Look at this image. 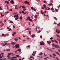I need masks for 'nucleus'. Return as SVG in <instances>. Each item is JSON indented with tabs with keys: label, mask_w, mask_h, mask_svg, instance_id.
Wrapping results in <instances>:
<instances>
[{
	"label": "nucleus",
	"mask_w": 60,
	"mask_h": 60,
	"mask_svg": "<svg viewBox=\"0 0 60 60\" xmlns=\"http://www.w3.org/2000/svg\"><path fill=\"white\" fill-rule=\"evenodd\" d=\"M44 56H47V55H46V54H45V53H44Z\"/></svg>",
	"instance_id": "28"
},
{
	"label": "nucleus",
	"mask_w": 60,
	"mask_h": 60,
	"mask_svg": "<svg viewBox=\"0 0 60 60\" xmlns=\"http://www.w3.org/2000/svg\"><path fill=\"white\" fill-rule=\"evenodd\" d=\"M10 50H11L10 49H7L6 50V51H10Z\"/></svg>",
	"instance_id": "12"
},
{
	"label": "nucleus",
	"mask_w": 60,
	"mask_h": 60,
	"mask_svg": "<svg viewBox=\"0 0 60 60\" xmlns=\"http://www.w3.org/2000/svg\"><path fill=\"white\" fill-rule=\"evenodd\" d=\"M10 3H11V4H14V2L13 1V0H11L10 1Z\"/></svg>",
	"instance_id": "5"
},
{
	"label": "nucleus",
	"mask_w": 60,
	"mask_h": 60,
	"mask_svg": "<svg viewBox=\"0 0 60 60\" xmlns=\"http://www.w3.org/2000/svg\"><path fill=\"white\" fill-rule=\"evenodd\" d=\"M17 58L16 57H14L11 58L12 59H14V58Z\"/></svg>",
	"instance_id": "10"
},
{
	"label": "nucleus",
	"mask_w": 60,
	"mask_h": 60,
	"mask_svg": "<svg viewBox=\"0 0 60 60\" xmlns=\"http://www.w3.org/2000/svg\"><path fill=\"white\" fill-rule=\"evenodd\" d=\"M15 41H18V39L17 38H15Z\"/></svg>",
	"instance_id": "16"
},
{
	"label": "nucleus",
	"mask_w": 60,
	"mask_h": 60,
	"mask_svg": "<svg viewBox=\"0 0 60 60\" xmlns=\"http://www.w3.org/2000/svg\"><path fill=\"white\" fill-rule=\"evenodd\" d=\"M10 22L12 24H13V22H12V21H10Z\"/></svg>",
	"instance_id": "40"
},
{
	"label": "nucleus",
	"mask_w": 60,
	"mask_h": 60,
	"mask_svg": "<svg viewBox=\"0 0 60 60\" xmlns=\"http://www.w3.org/2000/svg\"><path fill=\"white\" fill-rule=\"evenodd\" d=\"M52 55L54 56H56V55L54 54H52Z\"/></svg>",
	"instance_id": "46"
},
{
	"label": "nucleus",
	"mask_w": 60,
	"mask_h": 60,
	"mask_svg": "<svg viewBox=\"0 0 60 60\" xmlns=\"http://www.w3.org/2000/svg\"><path fill=\"white\" fill-rule=\"evenodd\" d=\"M41 14H44V12H41Z\"/></svg>",
	"instance_id": "49"
},
{
	"label": "nucleus",
	"mask_w": 60,
	"mask_h": 60,
	"mask_svg": "<svg viewBox=\"0 0 60 60\" xmlns=\"http://www.w3.org/2000/svg\"><path fill=\"white\" fill-rule=\"evenodd\" d=\"M16 56V57H19V55H17Z\"/></svg>",
	"instance_id": "30"
},
{
	"label": "nucleus",
	"mask_w": 60,
	"mask_h": 60,
	"mask_svg": "<svg viewBox=\"0 0 60 60\" xmlns=\"http://www.w3.org/2000/svg\"><path fill=\"white\" fill-rule=\"evenodd\" d=\"M44 59L45 60H47V58H44Z\"/></svg>",
	"instance_id": "45"
},
{
	"label": "nucleus",
	"mask_w": 60,
	"mask_h": 60,
	"mask_svg": "<svg viewBox=\"0 0 60 60\" xmlns=\"http://www.w3.org/2000/svg\"><path fill=\"white\" fill-rule=\"evenodd\" d=\"M9 3V2H8L7 3V4H8Z\"/></svg>",
	"instance_id": "56"
},
{
	"label": "nucleus",
	"mask_w": 60,
	"mask_h": 60,
	"mask_svg": "<svg viewBox=\"0 0 60 60\" xmlns=\"http://www.w3.org/2000/svg\"><path fill=\"white\" fill-rule=\"evenodd\" d=\"M9 11H12V9H10L9 10Z\"/></svg>",
	"instance_id": "52"
},
{
	"label": "nucleus",
	"mask_w": 60,
	"mask_h": 60,
	"mask_svg": "<svg viewBox=\"0 0 60 60\" xmlns=\"http://www.w3.org/2000/svg\"><path fill=\"white\" fill-rule=\"evenodd\" d=\"M56 33H58V34H60V32H59V31H58V30H57V29H56Z\"/></svg>",
	"instance_id": "9"
},
{
	"label": "nucleus",
	"mask_w": 60,
	"mask_h": 60,
	"mask_svg": "<svg viewBox=\"0 0 60 60\" xmlns=\"http://www.w3.org/2000/svg\"><path fill=\"white\" fill-rule=\"evenodd\" d=\"M16 15V17H19V15Z\"/></svg>",
	"instance_id": "51"
},
{
	"label": "nucleus",
	"mask_w": 60,
	"mask_h": 60,
	"mask_svg": "<svg viewBox=\"0 0 60 60\" xmlns=\"http://www.w3.org/2000/svg\"><path fill=\"white\" fill-rule=\"evenodd\" d=\"M32 55H33V56H35V54H34V53H33L32 54Z\"/></svg>",
	"instance_id": "53"
},
{
	"label": "nucleus",
	"mask_w": 60,
	"mask_h": 60,
	"mask_svg": "<svg viewBox=\"0 0 60 60\" xmlns=\"http://www.w3.org/2000/svg\"><path fill=\"white\" fill-rule=\"evenodd\" d=\"M60 4L57 7H58V9H59V8H60Z\"/></svg>",
	"instance_id": "26"
},
{
	"label": "nucleus",
	"mask_w": 60,
	"mask_h": 60,
	"mask_svg": "<svg viewBox=\"0 0 60 60\" xmlns=\"http://www.w3.org/2000/svg\"><path fill=\"white\" fill-rule=\"evenodd\" d=\"M9 13L8 12H6V13Z\"/></svg>",
	"instance_id": "63"
},
{
	"label": "nucleus",
	"mask_w": 60,
	"mask_h": 60,
	"mask_svg": "<svg viewBox=\"0 0 60 60\" xmlns=\"http://www.w3.org/2000/svg\"><path fill=\"white\" fill-rule=\"evenodd\" d=\"M32 37L34 38L35 37V35L34 34L32 35H31Z\"/></svg>",
	"instance_id": "6"
},
{
	"label": "nucleus",
	"mask_w": 60,
	"mask_h": 60,
	"mask_svg": "<svg viewBox=\"0 0 60 60\" xmlns=\"http://www.w3.org/2000/svg\"><path fill=\"white\" fill-rule=\"evenodd\" d=\"M46 12H47V11H44V12H45V13H46Z\"/></svg>",
	"instance_id": "61"
},
{
	"label": "nucleus",
	"mask_w": 60,
	"mask_h": 60,
	"mask_svg": "<svg viewBox=\"0 0 60 60\" xmlns=\"http://www.w3.org/2000/svg\"><path fill=\"white\" fill-rule=\"evenodd\" d=\"M52 46H53V47H55L56 48V49H57V48H58V47H57V45H56L52 44Z\"/></svg>",
	"instance_id": "1"
},
{
	"label": "nucleus",
	"mask_w": 60,
	"mask_h": 60,
	"mask_svg": "<svg viewBox=\"0 0 60 60\" xmlns=\"http://www.w3.org/2000/svg\"><path fill=\"white\" fill-rule=\"evenodd\" d=\"M6 35H7V34H5L4 35V37H6Z\"/></svg>",
	"instance_id": "23"
},
{
	"label": "nucleus",
	"mask_w": 60,
	"mask_h": 60,
	"mask_svg": "<svg viewBox=\"0 0 60 60\" xmlns=\"http://www.w3.org/2000/svg\"><path fill=\"white\" fill-rule=\"evenodd\" d=\"M54 42H55L56 43H57V44H58V42L56 40H54Z\"/></svg>",
	"instance_id": "7"
},
{
	"label": "nucleus",
	"mask_w": 60,
	"mask_h": 60,
	"mask_svg": "<svg viewBox=\"0 0 60 60\" xmlns=\"http://www.w3.org/2000/svg\"><path fill=\"white\" fill-rule=\"evenodd\" d=\"M4 60H7V59H6V58H4Z\"/></svg>",
	"instance_id": "59"
},
{
	"label": "nucleus",
	"mask_w": 60,
	"mask_h": 60,
	"mask_svg": "<svg viewBox=\"0 0 60 60\" xmlns=\"http://www.w3.org/2000/svg\"><path fill=\"white\" fill-rule=\"evenodd\" d=\"M47 43H48V44L50 45V42H49L48 41H47Z\"/></svg>",
	"instance_id": "14"
},
{
	"label": "nucleus",
	"mask_w": 60,
	"mask_h": 60,
	"mask_svg": "<svg viewBox=\"0 0 60 60\" xmlns=\"http://www.w3.org/2000/svg\"><path fill=\"white\" fill-rule=\"evenodd\" d=\"M51 9L52 10V11H54V9L53 8V7H52Z\"/></svg>",
	"instance_id": "27"
},
{
	"label": "nucleus",
	"mask_w": 60,
	"mask_h": 60,
	"mask_svg": "<svg viewBox=\"0 0 60 60\" xmlns=\"http://www.w3.org/2000/svg\"><path fill=\"white\" fill-rule=\"evenodd\" d=\"M25 4H27V2L26 1H25L24 2Z\"/></svg>",
	"instance_id": "38"
},
{
	"label": "nucleus",
	"mask_w": 60,
	"mask_h": 60,
	"mask_svg": "<svg viewBox=\"0 0 60 60\" xmlns=\"http://www.w3.org/2000/svg\"><path fill=\"white\" fill-rule=\"evenodd\" d=\"M19 44H17L16 45L15 47L16 48H19Z\"/></svg>",
	"instance_id": "2"
},
{
	"label": "nucleus",
	"mask_w": 60,
	"mask_h": 60,
	"mask_svg": "<svg viewBox=\"0 0 60 60\" xmlns=\"http://www.w3.org/2000/svg\"><path fill=\"white\" fill-rule=\"evenodd\" d=\"M55 10H56V12H58V10H57L56 9H55Z\"/></svg>",
	"instance_id": "24"
},
{
	"label": "nucleus",
	"mask_w": 60,
	"mask_h": 60,
	"mask_svg": "<svg viewBox=\"0 0 60 60\" xmlns=\"http://www.w3.org/2000/svg\"><path fill=\"white\" fill-rule=\"evenodd\" d=\"M49 56L51 57H53V56L52 55H50Z\"/></svg>",
	"instance_id": "42"
},
{
	"label": "nucleus",
	"mask_w": 60,
	"mask_h": 60,
	"mask_svg": "<svg viewBox=\"0 0 60 60\" xmlns=\"http://www.w3.org/2000/svg\"><path fill=\"white\" fill-rule=\"evenodd\" d=\"M41 55H42V53L41 52L40 53V54H39V55H40V56H41Z\"/></svg>",
	"instance_id": "35"
},
{
	"label": "nucleus",
	"mask_w": 60,
	"mask_h": 60,
	"mask_svg": "<svg viewBox=\"0 0 60 60\" xmlns=\"http://www.w3.org/2000/svg\"><path fill=\"white\" fill-rule=\"evenodd\" d=\"M55 52L56 54H57V55L60 56V54L59 53L56 52Z\"/></svg>",
	"instance_id": "8"
},
{
	"label": "nucleus",
	"mask_w": 60,
	"mask_h": 60,
	"mask_svg": "<svg viewBox=\"0 0 60 60\" xmlns=\"http://www.w3.org/2000/svg\"><path fill=\"white\" fill-rule=\"evenodd\" d=\"M0 24H1V23H2V21H0Z\"/></svg>",
	"instance_id": "62"
},
{
	"label": "nucleus",
	"mask_w": 60,
	"mask_h": 60,
	"mask_svg": "<svg viewBox=\"0 0 60 60\" xmlns=\"http://www.w3.org/2000/svg\"><path fill=\"white\" fill-rule=\"evenodd\" d=\"M31 9L32 10H34V8H33V7H31Z\"/></svg>",
	"instance_id": "43"
},
{
	"label": "nucleus",
	"mask_w": 60,
	"mask_h": 60,
	"mask_svg": "<svg viewBox=\"0 0 60 60\" xmlns=\"http://www.w3.org/2000/svg\"><path fill=\"white\" fill-rule=\"evenodd\" d=\"M56 59H57V60H59L58 59V58H57V57H56Z\"/></svg>",
	"instance_id": "64"
},
{
	"label": "nucleus",
	"mask_w": 60,
	"mask_h": 60,
	"mask_svg": "<svg viewBox=\"0 0 60 60\" xmlns=\"http://www.w3.org/2000/svg\"><path fill=\"white\" fill-rule=\"evenodd\" d=\"M29 3L28 2H27V4L28 5H30V4H29Z\"/></svg>",
	"instance_id": "33"
},
{
	"label": "nucleus",
	"mask_w": 60,
	"mask_h": 60,
	"mask_svg": "<svg viewBox=\"0 0 60 60\" xmlns=\"http://www.w3.org/2000/svg\"><path fill=\"white\" fill-rule=\"evenodd\" d=\"M56 36H57V37H59V36L58 35H57Z\"/></svg>",
	"instance_id": "54"
},
{
	"label": "nucleus",
	"mask_w": 60,
	"mask_h": 60,
	"mask_svg": "<svg viewBox=\"0 0 60 60\" xmlns=\"http://www.w3.org/2000/svg\"><path fill=\"white\" fill-rule=\"evenodd\" d=\"M44 42H40V45H44Z\"/></svg>",
	"instance_id": "4"
},
{
	"label": "nucleus",
	"mask_w": 60,
	"mask_h": 60,
	"mask_svg": "<svg viewBox=\"0 0 60 60\" xmlns=\"http://www.w3.org/2000/svg\"><path fill=\"white\" fill-rule=\"evenodd\" d=\"M29 29H30V28H28L27 29H25V30H29Z\"/></svg>",
	"instance_id": "22"
},
{
	"label": "nucleus",
	"mask_w": 60,
	"mask_h": 60,
	"mask_svg": "<svg viewBox=\"0 0 60 60\" xmlns=\"http://www.w3.org/2000/svg\"><path fill=\"white\" fill-rule=\"evenodd\" d=\"M27 48H30V45H29L28 46H27Z\"/></svg>",
	"instance_id": "32"
},
{
	"label": "nucleus",
	"mask_w": 60,
	"mask_h": 60,
	"mask_svg": "<svg viewBox=\"0 0 60 60\" xmlns=\"http://www.w3.org/2000/svg\"><path fill=\"white\" fill-rule=\"evenodd\" d=\"M54 19H56V20H57V18L55 17H54Z\"/></svg>",
	"instance_id": "37"
},
{
	"label": "nucleus",
	"mask_w": 60,
	"mask_h": 60,
	"mask_svg": "<svg viewBox=\"0 0 60 60\" xmlns=\"http://www.w3.org/2000/svg\"><path fill=\"white\" fill-rule=\"evenodd\" d=\"M4 33H3L2 34V36H4Z\"/></svg>",
	"instance_id": "48"
},
{
	"label": "nucleus",
	"mask_w": 60,
	"mask_h": 60,
	"mask_svg": "<svg viewBox=\"0 0 60 60\" xmlns=\"http://www.w3.org/2000/svg\"><path fill=\"white\" fill-rule=\"evenodd\" d=\"M17 51H18L19 52H20L21 51V49H19L17 50Z\"/></svg>",
	"instance_id": "18"
},
{
	"label": "nucleus",
	"mask_w": 60,
	"mask_h": 60,
	"mask_svg": "<svg viewBox=\"0 0 60 60\" xmlns=\"http://www.w3.org/2000/svg\"><path fill=\"white\" fill-rule=\"evenodd\" d=\"M30 58H33V59H34V58H33V56H30Z\"/></svg>",
	"instance_id": "29"
},
{
	"label": "nucleus",
	"mask_w": 60,
	"mask_h": 60,
	"mask_svg": "<svg viewBox=\"0 0 60 60\" xmlns=\"http://www.w3.org/2000/svg\"><path fill=\"white\" fill-rule=\"evenodd\" d=\"M29 21H31V22H33V20H32V19H29Z\"/></svg>",
	"instance_id": "17"
},
{
	"label": "nucleus",
	"mask_w": 60,
	"mask_h": 60,
	"mask_svg": "<svg viewBox=\"0 0 60 60\" xmlns=\"http://www.w3.org/2000/svg\"><path fill=\"white\" fill-rule=\"evenodd\" d=\"M19 19L18 17H17L15 19V20H17V19Z\"/></svg>",
	"instance_id": "36"
},
{
	"label": "nucleus",
	"mask_w": 60,
	"mask_h": 60,
	"mask_svg": "<svg viewBox=\"0 0 60 60\" xmlns=\"http://www.w3.org/2000/svg\"><path fill=\"white\" fill-rule=\"evenodd\" d=\"M21 7H22V8H26V7L23 6H22Z\"/></svg>",
	"instance_id": "25"
},
{
	"label": "nucleus",
	"mask_w": 60,
	"mask_h": 60,
	"mask_svg": "<svg viewBox=\"0 0 60 60\" xmlns=\"http://www.w3.org/2000/svg\"><path fill=\"white\" fill-rule=\"evenodd\" d=\"M47 49L48 50H49L50 51H51L52 52H54V51L52 50L51 49H49V48H47Z\"/></svg>",
	"instance_id": "3"
},
{
	"label": "nucleus",
	"mask_w": 60,
	"mask_h": 60,
	"mask_svg": "<svg viewBox=\"0 0 60 60\" xmlns=\"http://www.w3.org/2000/svg\"><path fill=\"white\" fill-rule=\"evenodd\" d=\"M14 34H16V33L15 32L13 33V34L12 35L13 36H14Z\"/></svg>",
	"instance_id": "19"
},
{
	"label": "nucleus",
	"mask_w": 60,
	"mask_h": 60,
	"mask_svg": "<svg viewBox=\"0 0 60 60\" xmlns=\"http://www.w3.org/2000/svg\"><path fill=\"white\" fill-rule=\"evenodd\" d=\"M35 17L36 19H37V15H35Z\"/></svg>",
	"instance_id": "34"
},
{
	"label": "nucleus",
	"mask_w": 60,
	"mask_h": 60,
	"mask_svg": "<svg viewBox=\"0 0 60 60\" xmlns=\"http://www.w3.org/2000/svg\"><path fill=\"white\" fill-rule=\"evenodd\" d=\"M29 34H31V31H30L29 32Z\"/></svg>",
	"instance_id": "31"
},
{
	"label": "nucleus",
	"mask_w": 60,
	"mask_h": 60,
	"mask_svg": "<svg viewBox=\"0 0 60 60\" xmlns=\"http://www.w3.org/2000/svg\"><path fill=\"white\" fill-rule=\"evenodd\" d=\"M11 44H16V43H14V42H12L11 43Z\"/></svg>",
	"instance_id": "15"
},
{
	"label": "nucleus",
	"mask_w": 60,
	"mask_h": 60,
	"mask_svg": "<svg viewBox=\"0 0 60 60\" xmlns=\"http://www.w3.org/2000/svg\"><path fill=\"white\" fill-rule=\"evenodd\" d=\"M22 18H23V17H22V16H21L20 17V19H22Z\"/></svg>",
	"instance_id": "41"
},
{
	"label": "nucleus",
	"mask_w": 60,
	"mask_h": 60,
	"mask_svg": "<svg viewBox=\"0 0 60 60\" xmlns=\"http://www.w3.org/2000/svg\"><path fill=\"white\" fill-rule=\"evenodd\" d=\"M4 53H1V55H4Z\"/></svg>",
	"instance_id": "60"
},
{
	"label": "nucleus",
	"mask_w": 60,
	"mask_h": 60,
	"mask_svg": "<svg viewBox=\"0 0 60 60\" xmlns=\"http://www.w3.org/2000/svg\"><path fill=\"white\" fill-rule=\"evenodd\" d=\"M0 10H2V8H1V7H0Z\"/></svg>",
	"instance_id": "58"
},
{
	"label": "nucleus",
	"mask_w": 60,
	"mask_h": 60,
	"mask_svg": "<svg viewBox=\"0 0 60 60\" xmlns=\"http://www.w3.org/2000/svg\"><path fill=\"white\" fill-rule=\"evenodd\" d=\"M13 54V53H8V55H11Z\"/></svg>",
	"instance_id": "13"
},
{
	"label": "nucleus",
	"mask_w": 60,
	"mask_h": 60,
	"mask_svg": "<svg viewBox=\"0 0 60 60\" xmlns=\"http://www.w3.org/2000/svg\"><path fill=\"white\" fill-rule=\"evenodd\" d=\"M7 7L8 10L9 9V7H8V6H7Z\"/></svg>",
	"instance_id": "39"
},
{
	"label": "nucleus",
	"mask_w": 60,
	"mask_h": 60,
	"mask_svg": "<svg viewBox=\"0 0 60 60\" xmlns=\"http://www.w3.org/2000/svg\"><path fill=\"white\" fill-rule=\"evenodd\" d=\"M57 47H58V48H59V49H60V46H59L58 45H57Z\"/></svg>",
	"instance_id": "44"
},
{
	"label": "nucleus",
	"mask_w": 60,
	"mask_h": 60,
	"mask_svg": "<svg viewBox=\"0 0 60 60\" xmlns=\"http://www.w3.org/2000/svg\"><path fill=\"white\" fill-rule=\"evenodd\" d=\"M27 18L28 19H30V17H28Z\"/></svg>",
	"instance_id": "55"
},
{
	"label": "nucleus",
	"mask_w": 60,
	"mask_h": 60,
	"mask_svg": "<svg viewBox=\"0 0 60 60\" xmlns=\"http://www.w3.org/2000/svg\"><path fill=\"white\" fill-rule=\"evenodd\" d=\"M6 45H7V43H5V44H3V46H5Z\"/></svg>",
	"instance_id": "21"
},
{
	"label": "nucleus",
	"mask_w": 60,
	"mask_h": 60,
	"mask_svg": "<svg viewBox=\"0 0 60 60\" xmlns=\"http://www.w3.org/2000/svg\"><path fill=\"white\" fill-rule=\"evenodd\" d=\"M23 10H24V11H25V10H26V8H23Z\"/></svg>",
	"instance_id": "47"
},
{
	"label": "nucleus",
	"mask_w": 60,
	"mask_h": 60,
	"mask_svg": "<svg viewBox=\"0 0 60 60\" xmlns=\"http://www.w3.org/2000/svg\"><path fill=\"white\" fill-rule=\"evenodd\" d=\"M15 53H17L18 52H17L16 51H15Z\"/></svg>",
	"instance_id": "57"
},
{
	"label": "nucleus",
	"mask_w": 60,
	"mask_h": 60,
	"mask_svg": "<svg viewBox=\"0 0 60 60\" xmlns=\"http://www.w3.org/2000/svg\"><path fill=\"white\" fill-rule=\"evenodd\" d=\"M43 6H44V7L45 8H46V6L45 4H44L43 5Z\"/></svg>",
	"instance_id": "11"
},
{
	"label": "nucleus",
	"mask_w": 60,
	"mask_h": 60,
	"mask_svg": "<svg viewBox=\"0 0 60 60\" xmlns=\"http://www.w3.org/2000/svg\"><path fill=\"white\" fill-rule=\"evenodd\" d=\"M1 17H4V15H1Z\"/></svg>",
	"instance_id": "50"
},
{
	"label": "nucleus",
	"mask_w": 60,
	"mask_h": 60,
	"mask_svg": "<svg viewBox=\"0 0 60 60\" xmlns=\"http://www.w3.org/2000/svg\"><path fill=\"white\" fill-rule=\"evenodd\" d=\"M10 55H8V59H10Z\"/></svg>",
	"instance_id": "20"
}]
</instances>
